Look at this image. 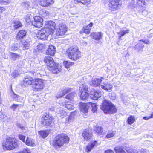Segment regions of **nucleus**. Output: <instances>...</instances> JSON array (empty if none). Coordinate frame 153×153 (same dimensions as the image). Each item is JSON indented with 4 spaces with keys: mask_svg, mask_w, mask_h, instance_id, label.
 Masks as SVG:
<instances>
[{
    "mask_svg": "<svg viewBox=\"0 0 153 153\" xmlns=\"http://www.w3.org/2000/svg\"><path fill=\"white\" fill-rule=\"evenodd\" d=\"M44 61L46 64L48 70L52 73H57L60 71L61 66L56 64L52 57L46 56L45 57Z\"/></svg>",
    "mask_w": 153,
    "mask_h": 153,
    "instance_id": "obj_1",
    "label": "nucleus"
},
{
    "mask_svg": "<svg viewBox=\"0 0 153 153\" xmlns=\"http://www.w3.org/2000/svg\"><path fill=\"white\" fill-rule=\"evenodd\" d=\"M69 140L68 137L66 134H61L56 137L53 141V144L55 147L60 148L65 143H68Z\"/></svg>",
    "mask_w": 153,
    "mask_h": 153,
    "instance_id": "obj_2",
    "label": "nucleus"
},
{
    "mask_svg": "<svg viewBox=\"0 0 153 153\" xmlns=\"http://www.w3.org/2000/svg\"><path fill=\"white\" fill-rule=\"evenodd\" d=\"M67 53L69 58L74 61L77 60L81 56V53L77 47L69 48L67 51Z\"/></svg>",
    "mask_w": 153,
    "mask_h": 153,
    "instance_id": "obj_3",
    "label": "nucleus"
},
{
    "mask_svg": "<svg viewBox=\"0 0 153 153\" xmlns=\"http://www.w3.org/2000/svg\"><path fill=\"white\" fill-rule=\"evenodd\" d=\"M3 149L5 151H10L17 147L18 145L15 140L11 138H9L4 140L2 143Z\"/></svg>",
    "mask_w": 153,
    "mask_h": 153,
    "instance_id": "obj_4",
    "label": "nucleus"
},
{
    "mask_svg": "<svg viewBox=\"0 0 153 153\" xmlns=\"http://www.w3.org/2000/svg\"><path fill=\"white\" fill-rule=\"evenodd\" d=\"M101 108L105 113L111 114L116 112V110L115 106L107 100H105Z\"/></svg>",
    "mask_w": 153,
    "mask_h": 153,
    "instance_id": "obj_5",
    "label": "nucleus"
},
{
    "mask_svg": "<svg viewBox=\"0 0 153 153\" xmlns=\"http://www.w3.org/2000/svg\"><path fill=\"white\" fill-rule=\"evenodd\" d=\"M44 80L39 78H36L33 84V88L35 91H39L42 89L44 86Z\"/></svg>",
    "mask_w": 153,
    "mask_h": 153,
    "instance_id": "obj_6",
    "label": "nucleus"
},
{
    "mask_svg": "<svg viewBox=\"0 0 153 153\" xmlns=\"http://www.w3.org/2000/svg\"><path fill=\"white\" fill-rule=\"evenodd\" d=\"M41 123L43 126L46 127H51L54 124L52 118L48 115L44 116L42 117Z\"/></svg>",
    "mask_w": 153,
    "mask_h": 153,
    "instance_id": "obj_7",
    "label": "nucleus"
},
{
    "mask_svg": "<svg viewBox=\"0 0 153 153\" xmlns=\"http://www.w3.org/2000/svg\"><path fill=\"white\" fill-rule=\"evenodd\" d=\"M68 30L67 26L63 23L59 24L56 27V35L60 37L63 36Z\"/></svg>",
    "mask_w": 153,
    "mask_h": 153,
    "instance_id": "obj_8",
    "label": "nucleus"
},
{
    "mask_svg": "<svg viewBox=\"0 0 153 153\" xmlns=\"http://www.w3.org/2000/svg\"><path fill=\"white\" fill-rule=\"evenodd\" d=\"M49 35H51V33L47 30V29L45 27L42 28L38 32V36L41 39H46Z\"/></svg>",
    "mask_w": 153,
    "mask_h": 153,
    "instance_id": "obj_9",
    "label": "nucleus"
},
{
    "mask_svg": "<svg viewBox=\"0 0 153 153\" xmlns=\"http://www.w3.org/2000/svg\"><path fill=\"white\" fill-rule=\"evenodd\" d=\"M119 0H109L108 9L112 11L116 10L119 5Z\"/></svg>",
    "mask_w": 153,
    "mask_h": 153,
    "instance_id": "obj_10",
    "label": "nucleus"
},
{
    "mask_svg": "<svg viewBox=\"0 0 153 153\" xmlns=\"http://www.w3.org/2000/svg\"><path fill=\"white\" fill-rule=\"evenodd\" d=\"M56 26V24L54 22L50 21L46 23L44 27L47 29V30L51 33V35H52L53 33Z\"/></svg>",
    "mask_w": 153,
    "mask_h": 153,
    "instance_id": "obj_11",
    "label": "nucleus"
},
{
    "mask_svg": "<svg viewBox=\"0 0 153 153\" xmlns=\"http://www.w3.org/2000/svg\"><path fill=\"white\" fill-rule=\"evenodd\" d=\"M34 21H32V24L36 27H41L43 25V20L42 18L39 16H36L34 18Z\"/></svg>",
    "mask_w": 153,
    "mask_h": 153,
    "instance_id": "obj_12",
    "label": "nucleus"
},
{
    "mask_svg": "<svg viewBox=\"0 0 153 153\" xmlns=\"http://www.w3.org/2000/svg\"><path fill=\"white\" fill-rule=\"evenodd\" d=\"M146 0H136V2H131L129 4L130 7L131 9L136 7L138 5L143 7L145 5V1Z\"/></svg>",
    "mask_w": 153,
    "mask_h": 153,
    "instance_id": "obj_13",
    "label": "nucleus"
},
{
    "mask_svg": "<svg viewBox=\"0 0 153 153\" xmlns=\"http://www.w3.org/2000/svg\"><path fill=\"white\" fill-rule=\"evenodd\" d=\"M34 81V79L32 77L30 76H26L24 79L22 84L23 86H27L31 84L33 85Z\"/></svg>",
    "mask_w": 153,
    "mask_h": 153,
    "instance_id": "obj_14",
    "label": "nucleus"
},
{
    "mask_svg": "<svg viewBox=\"0 0 153 153\" xmlns=\"http://www.w3.org/2000/svg\"><path fill=\"white\" fill-rule=\"evenodd\" d=\"M101 88L104 90L108 91H110L111 90L113 86L110 83H108L107 81H104L103 82H101L100 84Z\"/></svg>",
    "mask_w": 153,
    "mask_h": 153,
    "instance_id": "obj_15",
    "label": "nucleus"
},
{
    "mask_svg": "<svg viewBox=\"0 0 153 153\" xmlns=\"http://www.w3.org/2000/svg\"><path fill=\"white\" fill-rule=\"evenodd\" d=\"M79 106L80 111L83 113L88 112V108L90 106L89 102L87 103H84L82 102L80 103Z\"/></svg>",
    "mask_w": 153,
    "mask_h": 153,
    "instance_id": "obj_16",
    "label": "nucleus"
},
{
    "mask_svg": "<svg viewBox=\"0 0 153 153\" xmlns=\"http://www.w3.org/2000/svg\"><path fill=\"white\" fill-rule=\"evenodd\" d=\"M89 95V97H91V98L94 100H96L100 97L101 93L95 90H92L91 91Z\"/></svg>",
    "mask_w": 153,
    "mask_h": 153,
    "instance_id": "obj_17",
    "label": "nucleus"
},
{
    "mask_svg": "<svg viewBox=\"0 0 153 153\" xmlns=\"http://www.w3.org/2000/svg\"><path fill=\"white\" fill-rule=\"evenodd\" d=\"M39 4L41 6L48 7L54 3L53 0H39Z\"/></svg>",
    "mask_w": 153,
    "mask_h": 153,
    "instance_id": "obj_18",
    "label": "nucleus"
},
{
    "mask_svg": "<svg viewBox=\"0 0 153 153\" xmlns=\"http://www.w3.org/2000/svg\"><path fill=\"white\" fill-rule=\"evenodd\" d=\"M98 145V143L96 141L91 142L87 146L86 151L87 152H90L94 147Z\"/></svg>",
    "mask_w": 153,
    "mask_h": 153,
    "instance_id": "obj_19",
    "label": "nucleus"
},
{
    "mask_svg": "<svg viewBox=\"0 0 153 153\" xmlns=\"http://www.w3.org/2000/svg\"><path fill=\"white\" fill-rule=\"evenodd\" d=\"M82 136L85 140H88L91 138V132L88 130H85L82 133Z\"/></svg>",
    "mask_w": 153,
    "mask_h": 153,
    "instance_id": "obj_20",
    "label": "nucleus"
},
{
    "mask_svg": "<svg viewBox=\"0 0 153 153\" xmlns=\"http://www.w3.org/2000/svg\"><path fill=\"white\" fill-rule=\"evenodd\" d=\"M71 91V89L68 88L65 89L63 90H61L59 91V93L56 96V97L57 98H60Z\"/></svg>",
    "mask_w": 153,
    "mask_h": 153,
    "instance_id": "obj_21",
    "label": "nucleus"
},
{
    "mask_svg": "<svg viewBox=\"0 0 153 153\" xmlns=\"http://www.w3.org/2000/svg\"><path fill=\"white\" fill-rule=\"evenodd\" d=\"M90 36L94 39L98 40L102 38L103 34L101 32H93L91 34Z\"/></svg>",
    "mask_w": 153,
    "mask_h": 153,
    "instance_id": "obj_22",
    "label": "nucleus"
},
{
    "mask_svg": "<svg viewBox=\"0 0 153 153\" xmlns=\"http://www.w3.org/2000/svg\"><path fill=\"white\" fill-rule=\"evenodd\" d=\"M27 32L25 30H21L18 33L16 39L17 40H20L24 38L26 35Z\"/></svg>",
    "mask_w": 153,
    "mask_h": 153,
    "instance_id": "obj_23",
    "label": "nucleus"
},
{
    "mask_svg": "<svg viewBox=\"0 0 153 153\" xmlns=\"http://www.w3.org/2000/svg\"><path fill=\"white\" fill-rule=\"evenodd\" d=\"M55 48V47L53 45H49L48 48L46 51V53L51 56H53L56 51Z\"/></svg>",
    "mask_w": 153,
    "mask_h": 153,
    "instance_id": "obj_24",
    "label": "nucleus"
},
{
    "mask_svg": "<svg viewBox=\"0 0 153 153\" xmlns=\"http://www.w3.org/2000/svg\"><path fill=\"white\" fill-rule=\"evenodd\" d=\"M30 45V42L25 40H23L21 42V44L19 46L22 49H27L29 48Z\"/></svg>",
    "mask_w": 153,
    "mask_h": 153,
    "instance_id": "obj_25",
    "label": "nucleus"
},
{
    "mask_svg": "<svg viewBox=\"0 0 153 153\" xmlns=\"http://www.w3.org/2000/svg\"><path fill=\"white\" fill-rule=\"evenodd\" d=\"M129 30L126 28H123L121 29L119 32L117 33L118 35L119 38H120L121 36L125 35L126 34L129 33Z\"/></svg>",
    "mask_w": 153,
    "mask_h": 153,
    "instance_id": "obj_26",
    "label": "nucleus"
},
{
    "mask_svg": "<svg viewBox=\"0 0 153 153\" xmlns=\"http://www.w3.org/2000/svg\"><path fill=\"white\" fill-rule=\"evenodd\" d=\"M102 80L99 78H94L92 80L91 85L94 86H97L100 85Z\"/></svg>",
    "mask_w": 153,
    "mask_h": 153,
    "instance_id": "obj_27",
    "label": "nucleus"
},
{
    "mask_svg": "<svg viewBox=\"0 0 153 153\" xmlns=\"http://www.w3.org/2000/svg\"><path fill=\"white\" fill-rule=\"evenodd\" d=\"M26 145L27 146H34L35 143L33 140L29 137H27L26 140L25 142Z\"/></svg>",
    "mask_w": 153,
    "mask_h": 153,
    "instance_id": "obj_28",
    "label": "nucleus"
},
{
    "mask_svg": "<svg viewBox=\"0 0 153 153\" xmlns=\"http://www.w3.org/2000/svg\"><path fill=\"white\" fill-rule=\"evenodd\" d=\"M22 7L25 10L28 9L32 7V4L30 2H23L22 4Z\"/></svg>",
    "mask_w": 153,
    "mask_h": 153,
    "instance_id": "obj_29",
    "label": "nucleus"
},
{
    "mask_svg": "<svg viewBox=\"0 0 153 153\" xmlns=\"http://www.w3.org/2000/svg\"><path fill=\"white\" fill-rule=\"evenodd\" d=\"M38 134L43 138H45L49 134V131H48L44 130L39 131Z\"/></svg>",
    "mask_w": 153,
    "mask_h": 153,
    "instance_id": "obj_30",
    "label": "nucleus"
},
{
    "mask_svg": "<svg viewBox=\"0 0 153 153\" xmlns=\"http://www.w3.org/2000/svg\"><path fill=\"white\" fill-rule=\"evenodd\" d=\"M63 106L66 108L68 110H72L74 109V107L72 104L69 102L65 101L63 104Z\"/></svg>",
    "mask_w": 153,
    "mask_h": 153,
    "instance_id": "obj_31",
    "label": "nucleus"
},
{
    "mask_svg": "<svg viewBox=\"0 0 153 153\" xmlns=\"http://www.w3.org/2000/svg\"><path fill=\"white\" fill-rule=\"evenodd\" d=\"M80 97L82 100H85L90 96L89 94L87 92H80Z\"/></svg>",
    "mask_w": 153,
    "mask_h": 153,
    "instance_id": "obj_32",
    "label": "nucleus"
},
{
    "mask_svg": "<svg viewBox=\"0 0 153 153\" xmlns=\"http://www.w3.org/2000/svg\"><path fill=\"white\" fill-rule=\"evenodd\" d=\"M115 134V131H109L105 136V138L108 139L112 137Z\"/></svg>",
    "mask_w": 153,
    "mask_h": 153,
    "instance_id": "obj_33",
    "label": "nucleus"
},
{
    "mask_svg": "<svg viewBox=\"0 0 153 153\" xmlns=\"http://www.w3.org/2000/svg\"><path fill=\"white\" fill-rule=\"evenodd\" d=\"M45 45L40 44L39 45H38L37 47L36 48L37 49H35L34 52L35 51L36 53H37L38 52H39L40 51H41L44 49L45 48Z\"/></svg>",
    "mask_w": 153,
    "mask_h": 153,
    "instance_id": "obj_34",
    "label": "nucleus"
},
{
    "mask_svg": "<svg viewBox=\"0 0 153 153\" xmlns=\"http://www.w3.org/2000/svg\"><path fill=\"white\" fill-rule=\"evenodd\" d=\"M88 90V88L85 84H82L79 87L80 92H87Z\"/></svg>",
    "mask_w": 153,
    "mask_h": 153,
    "instance_id": "obj_35",
    "label": "nucleus"
},
{
    "mask_svg": "<svg viewBox=\"0 0 153 153\" xmlns=\"http://www.w3.org/2000/svg\"><path fill=\"white\" fill-rule=\"evenodd\" d=\"M21 56L17 54L12 53L11 54V59L14 61L19 59Z\"/></svg>",
    "mask_w": 153,
    "mask_h": 153,
    "instance_id": "obj_36",
    "label": "nucleus"
},
{
    "mask_svg": "<svg viewBox=\"0 0 153 153\" xmlns=\"http://www.w3.org/2000/svg\"><path fill=\"white\" fill-rule=\"evenodd\" d=\"M116 153H126L125 151L120 147H117L114 148Z\"/></svg>",
    "mask_w": 153,
    "mask_h": 153,
    "instance_id": "obj_37",
    "label": "nucleus"
},
{
    "mask_svg": "<svg viewBox=\"0 0 153 153\" xmlns=\"http://www.w3.org/2000/svg\"><path fill=\"white\" fill-rule=\"evenodd\" d=\"M135 121L134 117V116H131L129 117L127 119V122L128 124L131 125Z\"/></svg>",
    "mask_w": 153,
    "mask_h": 153,
    "instance_id": "obj_38",
    "label": "nucleus"
},
{
    "mask_svg": "<svg viewBox=\"0 0 153 153\" xmlns=\"http://www.w3.org/2000/svg\"><path fill=\"white\" fill-rule=\"evenodd\" d=\"M74 64V63L71 62H69L68 61H64L63 62L64 65L67 69L69 68L70 66Z\"/></svg>",
    "mask_w": 153,
    "mask_h": 153,
    "instance_id": "obj_39",
    "label": "nucleus"
},
{
    "mask_svg": "<svg viewBox=\"0 0 153 153\" xmlns=\"http://www.w3.org/2000/svg\"><path fill=\"white\" fill-rule=\"evenodd\" d=\"M90 104V106H91L92 107V111L94 112H96L97 111V105L95 103H92L89 102Z\"/></svg>",
    "mask_w": 153,
    "mask_h": 153,
    "instance_id": "obj_40",
    "label": "nucleus"
},
{
    "mask_svg": "<svg viewBox=\"0 0 153 153\" xmlns=\"http://www.w3.org/2000/svg\"><path fill=\"white\" fill-rule=\"evenodd\" d=\"M58 114L61 118H64V117H65L67 116V113L65 111L61 110L59 111Z\"/></svg>",
    "mask_w": 153,
    "mask_h": 153,
    "instance_id": "obj_41",
    "label": "nucleus"
},
{
    "mask_svg": "<svg viewBox=\"0 0 153 153\" xmlns=\"http://www.w3.org/2000/svg\"><path fill=\"white\" fill-rule=\"evenodd\" d=\"M75 1L78 2H81L83 4L86 5L90 3L89 0H75Z\"/></svg>",
    "mask_w": 153,
    "mask_h": 153,
    "instance_id": "obj_42",
    "label": "nucleus"
},
{
    "mask_svg": "<svg viewBox=\"0 0 153 153\" xmlns=\"http://www.w3.org/2000/svg\"><path fill=\"white\" fill-rule=\"evenodd\" d=\"M22 26V24L19 21H16L14 23L13 26L15 29H17Z\"/></svg>",
    "mask_w": 153,
    "mask_h": 153,
    "instance_id": "obj_43",
    "label": "nucleus"
},
{
    "mask_svg": "<svg viewBox=\"0 0 153 153\" xmlns=\"http://www.w3.org/2000/svg\"><path fill=\"white\" fill-rule=\"evenodd\" d=\"M127 153H138V151L137 149L127 148L126 149Z\"/></svg>",
    "mask_w": 153,
    "mask_h": 153,
    "instance_id": "obj_44",
    "label": "nucleus"
},
{
    "mask_svg": "<svg viewBox=\"0 0 153 153\" xmlns=\"http://www.w3.org/2000/svg\"><path fill=\"white\" fill-rule=\"evenodd\" d=\"M75 95L76 94L74 92H72L67 95L65 97V98L70 100H71L75 96Z\"/></svg>",
    "mask_w": 153,
    "mask_h": 153,
    "instance_id": "obj_45",
    "label": "nucleus"
},
{
    "mask_svg": "<svg viewBox=\"0 0 153 153\" xmlns=\"http://www.w3.org/2000/svg\"><path fill=\"white\" fill-rule=\"evenodd\" d=\"M95 131L97 134H100L103 132L101 126L97 127L95 129Z\"/></svg>",
    "mask_w": 153,
    "mask_h": 153,
    "instance_id": "obj_46",
    "label": "nucleus"
},
{
    "mask_svg": "<svg viewBox=\"0 0 153 153\" xmlns=\"http://www.w3.org/2000/svg\"><path fill=\"white\" fill-rule=\"evenodd\" d=\"M32 18V16L29 14H27L25 17L26 21L28 23L31 22Z\"/></svg>",
    "mask_w": 153,
    "mask_h": 153,
    "instance_id": "obj_47",
    "label": "nucleus"
},
{
    "mask_svg": "<svg viewBox=\"0 0 153 153\" xmlns=\"http://www.w3.org/2000/svg\"><path fill=\"white\" fill-rule=\"evenodd\" d=\"M19 47V45L17 44H13L10 47V49L12 50H16Z\"/></svg>",
    "mask_w": 153,
    "mask_h": 153,
    "instance_id": "obj_48",
    "label": "nucleus"
},
{
    "mask_svg": "<svg viewBox=\"0 0 153 153\" xmlns=\"http://www.w3.org/2000/svg\"><path fill=\"white\" fill-rule=\"evenodd\" d=\"M21 105L19 104H13L12 105L11 107V109L13 111L16 110L17 108L20 107Z\"/></svg>",
    "mask_w": 153,
    "mask_h": 153,
    "instance_id": "obj_49",
    "label": "nucleus"
},
{
    "mask_svg": "<svg viewBox=\"0 0 153 153\" xmlns=\"http://www.w3.org/2000/svg\"><path fill=\"white\" fill-rule=\"evenodd\" d=\"M30 150L28 148H25L22 151L20 152L19 153H30Z\"/></svg>",
    "mask_w": 153,
    "mask_h": 153,
    "instance_id": "obj_50",
    "label": "nucleus"
},
{
    "mask_svg": "<svg viewBox=\"0 0 153 153\" xmlns=\"http://www.w3.org/2000/svg\"><path fill=\"white\" fill-rule=\"evenodd\" d=\"M11 75L14 78L16 77L19 75V73L17 70H15L11 74Z\"/></svg>",
    "mask_w": 153,
    "mask_h": 153,
    "instance_id": "obj_51",
    "label": "nucleus"
},
{
    "mask_svg": "<svg viewBox=\"0 0 153 153\" xmlns=\"http://www.w3.org/2000/svg\"><path fill=\"white\" fill-rule=\"evenodd\" d=\"M10 2V0H0V4L7 5Z\"/></svg>",
    "mask_w": 153,
    "mask_h": 153,
    "instance_id": "obj_52",
    "label": "nucleus"
},
{
    "mask_svg": "<svg viewBox=\"0 0 153 153\" xmlns=\"http://www.w3.org/2000/svg\"><path fill=\"white\" fill-rule=\"evenodd\" d=\"M82 31H83L84 33H85L88 34L90 32L91 28H82Z\"/></svg>",
    "mask_w": 153,
    "mask_h": 153,
    "instance_id": "obj_53",
    "label": "nucleus"
},
{
    "mask_svg": "<svg viewBox=\"0 0 153 153\" xmlns=\"http://www.w3.org/2000/svg\"><path fill=\"white\" fill-rule=\"evenodd\" d=\"M19 139L22 141L24 142H25V136L21 134H19Z\"/></svg>",
    "mask_w": 153,
    "mask_h": 153,
    "instance_id": "obj_54",
    "label": "nucleus"
},
{
    "mask_svg": "<svg viewBox=\"0 0 153 153\" xmlns=\"http://www.w3.org/2000/svg\"><path fill=\"white\" fill-rule=\"evenodd\" d=\"M12 96L13 98L15 100H17L19 97V96L15 94L13 92Z\"/></svg>",
    "mask_w": 153,
    "mask_h": 153,
    "instance_id": "obj_55",
    "label": "nucleus"
},
{
    "mask_svg": "<svg viewBox=\"0 0 153 153\" xmlns=\"http://www.w3.org/2000/svg\"><path fill=\"white\" fill-rule=\"evenodd\" d=\"M73 117L71 115L69 116L67 118H66V123L69 122H71L72 119Z\"/></svg>",
    "mask_w": 153,
    "mask_h": 153,
    "instance_id": "obj_56",
    "label": "nucleus"
},
{
    "mask_svg": "<svg viewBox=\"0 0 153 153\" xmlns=\"http://www.w3.org/2000/svg\"><path fill=\"white\" fill-rule=\"evenodd\" d=\"M49 14V13L48 11L45 10L44 12V13L42 14L43 16L45 17L48 16Z\"/></svg>",
    "mask_w": 153,
    "mask_h": 153,
    "instance_id": "obj_57",
    "label": "nucleus"
},
{
    "mask_svg": "<svg viewBox=\"0 0 153 153\" xmlns=\"http://www.w3.org/2000/svg\"><path fill=\"white\" fill-rule=\"evenodd\" d=\"M6 116L5 114L3 113L1 111H0V119L2 118H4Z\"/></svg>",
    "mask_w": 153,
    "mask_h": 153,
    "instance_id": "obj_58",
    "label": "nucleus"
},
{
    "mask_svg": "<svg viewBox=\"0 0 153 153\" xmlns=\"http://www.w3.org/2000/svg\"><path fill=\"white\" fill-rule=\"evenodd\" d=\"M147 152L146 150L142 148L140 150V153H147Z\"/></svg>",
    "mask_w": 153,
    "mask_h": 153,
    "instance_id": "obj_59",
    "label": "nucleus"
},
{
    "mask_svg": "<svg viewBox=\"0 0 153 153\" xmlns=\"http://www.w3.org/2000/svg\"><path fill=\"white\" fill-rule=\"evenodd\" d=\"M105 153H114V152L111 150L108 149L105 151Z\"/></svg>",
    "mask_w": 153,
    "mask_h": 153,
    "instance_id": "obj_60",
    "label": "nucleus"
},
{
    "mask_svg": "<svg viewBox=\"0 0 153 153\" xmlns=\"http://www.w3.org/2000/svg\"><path fill=\"white\" fill-rule=\"evenodd\" d=\"M18 126L19 128H20L22 130H25V127L20 124H19L18 125Z\"/></svg>",
    "mask_w": 153,
    "mask_h": 153,
    "instance_id": "obj_61",
    "label": "nucleus"
},
{
    "mask_svg": "<svg viewBox=\"0 0 153 153\" xmlns=\"http://www.w3.org/2000/svg\"><path fill=\"white\" fill-rule=\"evenodd\" d=\"M140 41H142L144 43L146 44H149L150 43L149 42V40H140Z\"/></svg>",
    "mask_w": 153,
    "mask_h": 153,
    "instance_id": "obj_62",
    "label": "nucleus"
},
{
    "mask_svg": "<svg viewBox=\"0 0 153 153\" xmlns=\"http://www.w3.org/2000/svg\"><path fill=\"white\" fill-rule=\"evenodd\" d=\"M93 23L92 22H90V24H88L87 26V27H88L89 28H91V27L93 26Z\"/></svg>",
    "mask_w": 153,
    "mask_h": 153,
    "instance_id": "obj_63",
    "label": "nucleus"
},
{
    "mask_svg": "<svg viewBox=\"0 0 153 153\" xmlns=\"http://www.w3.org/2000/svg\"><path fill=\"white\" fill-rule=\"evenodd\" d=\"M4 10V8L0 7V13H2Z\"/></svg>",
    "mask_w": 153,
    "mask_h": 153,
    "instance_id": "obj_64",
    "label": "nucleus"
}]
</instances>
